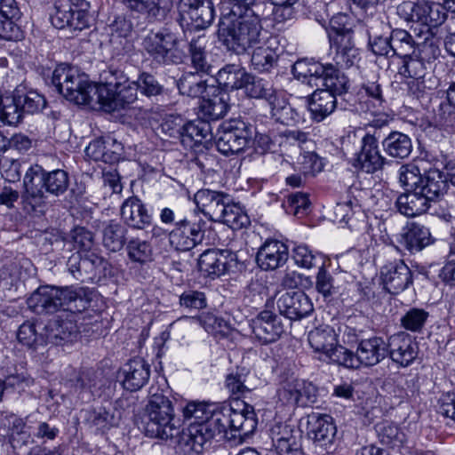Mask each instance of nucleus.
<instances>
[{
    "mask_svg": "<svg viewBox=\"0 0 455 455\" xmlns=\"http://www.w3.org/2000/svg\"><path fill=\"white\" fill-rule=\"evenodd\" d=\"M68 186V174L63 170L46 172L37 164L29 167L23 179L22 210L28 214L42 213L46 205L45 192L59 196Z\"/></svg>",
    "mask_w": 455,
    "mask_h": 455,
    "instance_id": "nucleus-1",
    "label": "nucleus"
},
{
    "mask_svg": "<svg viewBox=\"0 0 455 455\" xmlns=\"http://www.w3.org/2000/svg\"><path fill=\"white\" fill-rule=\"evenodd\" d=\"M265 12L251 10V15L237 13L232 20H222L217 32L219 42L227 51L237 55L244 54L262 40V25L260 19Z\"/></svg>",
    "mask_w": 455,
    "mask_h": 455,
    "instance_id": "nucleus-2",
    "label": "nucleus"
},
{
    "mask_svg": "<svg viewBox=\"0 0 455 455\" xmlns=\"http://www.w3.org/2000/svg\"><path fill=\"white\" fill-rule=\"evenodd\" d=\"M221 406L191 402L183 411L185 419L190 420L187 429H181L180 446L189 447L196 453L203 451L205 444L220 435L219 424H214Z\"/></svg>",
    "mask_w": 455,
    "mask_h": 455,
    "instance_id": "nucleus-3",
    "label": "nucleus"
},
{
    "mask_svg": "<svg viewBox=\"0 0 455 455\" xmlns=\"http://www.w3.org/2000/svg\"><path fill=\"white\" fill-rule=\"evenodd\" d=\"M146 412V434L152 438L171 441L180 446L181 429L174 414L173 404L163 392H150Z\"/></svg>",
    "mask_w": 455,
    "mask_h": 455,
    "instance_id": "nucleus-4",
    "label": "nucleus"
},
{
    "mask_svg": "<svg viewBox=\"0 0 455 455\" xmlns=\"http://www.w3.org/2000/svg\"><path fill=\"white\" fill-rule=\"evenodd\" d=\"M138 87L124 71L110 67L100 74L98 104L108 112L124 108L137 100Z\"/></svg>",
    "mask_w": 455,
    "mask_h": 455,
    "instance_id": "nucleus-5",
    "label": "nucleus"
},
{
    "mask_svg": "<svg viewBox=\"0 0 455 455\" xmlns=\"http://www.w3.org/2000/svg\"><path fill=\"white\" fill-rule=\"evenodd\" d=\"M291 72L302 83L311 87H323L336 96H342L349 88L347 77L331 63L300 60L294 63Z\"/></svg>",
    "mask_w": 455,
    "mask_h": 455,
    "instance_id": "nucleus-6",
    "label": "nucleus"
},
{
    "mask_svg": "<svg viewBox=\"0 0 455 455\" xmlns=\"http://www.w3.org/2000/svg\"><path fill=\"white\" fill-rule=\"evenodd\" d=\"M52 84L59 93L75 104H98L99 84H92L85 74L70 66H58L52 73Z\"/></svg>",
    "mask_w": 455,
    "mask_h": 455,
    "instance_id": "nucleus-7",
    "label": "nucleus"
},
{
    "mask_svg": "<svg viewBox=\"0 0 455 455\" xmlns=\"http://www.w3.org/2000/svg\"><path fill=\"white\" fill-rule=\"evenodd\" d=\"M218 428H220V439L239 442L251 435L257 427V418L254 408L251 405L243 404L241 411H236L229 406H221L220 413L217 414ZM216 423V421H214Z\"/></svg>",
    "mask_w": 455,
    "mask_h": 455,
    "instance_id": "nucleus-8",
    "label": "nucleus"
},
{
    "mask_svg": "<svg viewBox=\"0 0 455 455\" xmlns=\"http://www.w3.org/2000/svg\"><path fill=\"white\" fill-rule=\"evenodd\" d=\"M52 24L58 29L68 28L71 32L82 31L94 25L95 18L91 4L85 0L72 3L70 0H57Z\"/></svg>",
    "mask_w": 455,
    "mask_h": 455,
    "instance_id": "nucleus-9",
    "label": "nucleus"
},
{
    "mask_svg": "<svg viewBox=\"0 0 455 455\" xmlns=\"http://www.w3.org/2000/svg\"><path fill=\"white\" fill-rule=\"evenodd\" d=\"M336 353L334 359L338 364L358 369L362 365L374 366L386 358L387 346L382 338L375 336L360 340L355 354L347 347H339Z\"/></svg>",
    "mask_w": 455,
    "mask_h": 455,
    "instance_id": "nucleus-10",
    "label": "nucleus"
},
{
    "mask_svg": "<svg viewBox=\"0 0 455 455\" xmlns=\"http://www.w3.org/2000/svg\"><path fill=\"white\" fill-rule=\"evenodd\" d=\"M252 134V126L243 120L225 122L217 133V148L225 156L238 154L250 145Z\"/></svg>",
    "mask_w": 455,
    "mask_h": 455,
    "instance_id": "nucleus-11",
    "label": "nucleus"
},
{
    "mask_svg": "<svg viewBox=\"0 0 455 455\" xmlns=\"http://www.w3.org/2000/svg\"><path fill=\"white\" fill-rule=\"evenodd\" d=\"M143 46L159 63L169 65L182 62V52L178 49V37L168 28L152 31L145 37Z\"/></svg>",
    "mask_w": 455,
    "mask_h": 455,
    "instance_id": "nucleus-12",
    "label": "nucleus"
},
{
    "mask_svg": "<svg viewBox=\"0 0 455 455\" xmlns=\"http://www.w3.org/2000/svg\"><path fill=\"white\" fill-rule=\"evenodd\" d=\"M387 121L381 124L376 121L371 125L374 130L372 132L368 131L363 137L361 150L356 155L355 163L354 164L355 167L367 173H374L382 169L386 158L380 155L378 143L382 138L381 128L387 126Z\"/></svg>",
    "mask_w": 455,
    "mask_h": 455,
    "instance_id": "nucleus-13",
    "label": "nucleus"
},
{
    "mask_svg": "<svg viewBox=\"0 0 455 455\" xmlns=\"http://www.w3.org/2000/svg\"><path fill=\"white\" fill-rule=\"evenodd\" d=\"M206 222L196 215L188 216L176 222L169 234L171 244L178 251H189L201 243L204 237Z\"/></svg>",
    "mask_w": 455,
    "mask_h": 455,
    "instance_id": "nucleus-14",
    "label": "nucleus"
},
{
    "mask_svg": "<svg viewBox=\"0 0 455 455\" xmlns=\"http://www.w3.org/2000/svg\"><path fill=\"white\" fill-rule=\"evenodd\" d=\"M178 11L180 20L195 29L208 28L215 17L212 0H180Z\"/></svg>",
    "mask_w": 455,
    "mask_h": 455,
    "instance_id": "nucleus-15",
    "label": "nucleus"
},
{
    "mask_svg": "<svg viewBox=\"0 0 455 455\" xmlns=\"http://www.w3.org/2000/svg\"><path fill=\"white\" fill-rule=\"evenodd\" d=\"M336 433L337 428L331 416L318 413L308 415L307 436L322 452L331 453L334 451Z\"/></svg>",
    "mask_w": 455,
    "mask_h": 455,
    "instance_id": "nucleus-16",
    "label": "nucleus"
},
{
    "mask_svg": "<svg viewBox=\"0 0 455 455\" xmlns=\"http://www.w3.org/2000/svg\"><path fill=\"white\" fill-rule=\"evenodd\" d=\"M387 355L402 367L410 365L417 357L419 347L415 339L401 331L390 336L386 342Z\"/></svg>",
    "mask_w": 455,
    "mask_h": 455,
    "instance_id": "nucleus-17",
    "label": "nucleus"
},
{
    "mask_svg": "<svg viewBox=\"0 0 455 455\" xmlns=\"http://www.w3.org/2000/svg\"><path fill=\"white\" fill-rule=\"evenodd\" d=\"M272 444L278 455H303L300 435L285 423H275L269 430Z\"/></svg>",
    "mask_w": 455,
    "mask_h": 455,
    "instance_id": "nucleus-18",
    "label": "nucleus"
},
{
    "mask_svg": "<svg viewBox=\"0 0 455 455\" xmlns=\"http://www.w3.org/2000/svg\"><path fill=\"white\" fill-rule=\"evenodd\" d=\"M42 331L45 333L46 344L59 346L64 342H72L76 339L79 331L75 317L60 314L50 320Z\"/></svg>",
    "mask_w": 455,
    "mask_h": 455,
    "instance_id": "nucleus-19",
    "label": "nucleus"
},
{
    "mask_svg": "<svg viewBox=\"0 0 455 455\" xmlns=\"http://www.w3.org/2000/svg\"><path fill=\"white\" fill-rule=\"evenodd\" d=\"M384 288L397 294L412 283V273L403 260H395L383 266L380 270Z\"/></svg>",
    "mask_w": 455,
    "mask_h": 455,
    "instance_id": "nucleus-20",
    "label": "nucleus"
},
{
    "mask_svg": "<svg viewBox=\"0 0 455 455\" xmlns=\"http://www.w3.org/2000/svg\"><path fill=\"white\" fill-rule=\"evenodd\" d=\"M229 95L220 87L211 85L199 105L198 116L208 122L224 117L229 108Z\"/></svg>",
    "mask_w": 455,
    "mask_h": 455,
    "instance_id": "nucleus-21",
    "label": "nucleus"
},
{
    "mask_svg": "<svg viewBox=\"0 0 455 455\" xmlns=\"http://www.w3.org/2000/svg\"><path fill=\"white\" fill-rule=\"evenodd\" d=\"M56 291L57 312L65 315L76 318V313L84 311L90 305L91 299L84 288L56 287Z\"/></svg>",
    "mask_w": 455,
    "mask_h": 455,
    "instance_id": "nucleus-22",
    "label": "nucleus"
},
{
    "mask_svg": "<svg viewBox=\"0 0 455 455\" xmlns=\"http://www.w3.org/2000/svg\"><path fill=\"white\" fill-rule=\"evenodd\" d=\"M119 403V401L108 403L106 405L86 411V425L102 434L111 427L118 426L123 414Z\"/></svg>",
    "mask_w": 455,
    "mask_h": 455,
    "instance_id": "nucleus-23",
    "label": "nucleus"
},
{
    "mask_svg": "<svg viewBox=\"0 0 455 455\" xmlns=\"http://www.w3.org/2000/svg\"><path fill=\"white\" fill-rule=\"evenodd\" d=\"M231 196L224 192L212 189H200L195 194V203L198 209L210 220L216 222L222 216Z\"/></svg>",
    "mask_w": 455,
    "mask_h": 455,
    "instance_id": "nucleus-24",
    "label": "nucleus"
},
{
    "mask_svg": "<svg viewBox=\"0 0 455 455\" xmlns=\"http://www.w3.org/2000/svg\"><path fill=\"white\" fill-rule=\"evenodd\" d=\"M251 327L255 337L262 344L275 342L284 331L281 319L267 310L261 311L251 319Z\"/></svg>",
    "mask_w": 455,
    "mask_h": 455,
    "instance_id": "nucleus-25",
    "label": "nucleus"
},
{
    "mask_svg": "<svg viewBox=\"0 0 455 455\" xmlns=\"http://www.w3.org/2000/svg\"><path fill=\"white\" fill-rule=\"evenodd\" d=\"M280 314L291 320H299L313 311L310 299L303 291H288L277 299Z\"/></svg>",
    "mask_w": 455,
    "mask_h": 455,
    "instance_id": "nucleus-26",
    "label": "nucleus"
},
{
    "mask_svg": "<svg viewBox=\"0 0 455 455\" xmlns=\"http://www.w3.org/2000/svg\"><path fill=\"white\" fill-rule=\"evenodd\" d=\"M354 35L355 31L328 36L331 48L336 52V63L341 68H349L359 60V51L355 47Z\"/></svg>",
    "mask_w": 455,
    "mask_h": 455,
    "instance_id": "nucleus-27",
    "label": "nucleus"
},
{
    "mask_svg": "<svg viewBox=\"0 0 455 455\" xmlns=\"http://www.w3.org/2000/svg\"><path fill=\"white\" fill-rule=\"evenodd\" d=\"M288 247L277 240H267L259 249L256 261L263 270H274L282 267L288 259Z\"/></svg>",
    "mask_w": 455,
    "mask_h": 455,
    "instance_id": "nucleus-28",
    "label": "nucleus"
},
{
    "mask_svg": "<svg viewBox=\"0 0 455 455\" xmlns=\"http://www.w3.org/2000/svg\"><path fill=\"white\" fill-rule=\"evenodd\" d=\"M122 384L124 389L134 392L144 387L150 376V366L140 357H135L122 368Z\"/></svg>",
    "mask_w": 455,
    "mask_h": 455,
    "instance_id": "nucleus-29",
    "label": "nucleus"
},
{
    "mask_svg": "<svg viewBox=\"0 0 455 455\" xmlns=\"http://www.w3.org/2000/svg\"><path fill=\"white\" fill-rule=\"evenodd\" d=\"M308 342L315 352L324 354L330 360L337 363L334 359L336 350L343 346L337 344V335L333 328L328 325L319 326L308 333Z\"/></svg>",
    "mask_w": 455,
    "mask_h": 455,
    "instance_id": "nucleus-30",
    "label": "nucleus"
},
{
    "mask_svg": "<svg viewBox=\"0 0 455 455\" xmlns=\"http://www.w3.org/2000/svg\"><path fill=\"white\" fill-rule=\"evenodd\" d=\"M208 46L209 40L204 35L192 38L188 46L191 67L204 75H211L214 72Z\"/></svg>",
    "mask_w": 455,
    "mask_h": 455,
    "instance_id": "nucleus-31",
    "label": "nucleus"
},
{
    "mask_svg": "<svg viewBox=\"0 0 455 455\" xmlns=\"http://www.w3.org/2000/svg\"><path fill=\"white\" fill-rule=\"evenodd\" d=\"M121 216L124 223L132 228L144 229L151 224V215L137 196H131L123 203Z\"/></svg>",
    "mask_w": 455,
    "mask_h": 455,
    "instance_id": "nucleus-32",
    "label": "nucleus"
},
{
    "mask_svg": "<svg viewBox=\"0 0 455 455\" xmlns=\"http://www.w3.org/2000/svg\"><path fill=\"white\" fill-rule=\"evenodd\" d=\"M131 12L144 16L148 21L164 19L172 6L171 0H122Z\"/></svg>",
    "mask_w": 455,
    "mask_h": 455,
    "instance_id": "nucleus-33",
    "label": "nucleus"
},
{
    "mask_svg": "<svg viewBox=\"0 0 455 455\" xmlns=\"http://www.w3.org/2000/svg\"><path fill=\"white\" fill-rule=\"evenodd\" d=\"M399 243L410 252H418L430 244L431 235L429 229L418 223L408 224L400 234Z\"/></svg>",
    "mask_w": 455,
    "mask_h": 455,
    "instance_id": "nucleus-34",
    "label": "nucleus"
},
{
    "mask_svg": "<svg viewBox=\"0 0 455 455\" xmlns=\"http://www.w3.org/2000/svg\"><path fill=\"white\" fill-rule=\"evenodd\" d=\"M447 188V180L444 174L438 169H429L422 174L419 193L429 202L436 201L445 192Z\"/></svg>",
    "mask_w": 455,
    "mask_h": 455,
    "instance_id": "nucleus-35",
    "label": "nucleus"
},
{
    "mask_svg": "<svg viewBox=\"0 0 455 455\" xmlns=\"http://www.w3.org/2000/svg\"><path fill=\"white\" fill-rule=\"evenodd\" d=\"M337 104V96L323 87L316 88L308 99V109L316 122H321L331 115Z\"/></svg>",
    "mask_w": 455,
    "mask_h": 455,
    "instance_id": "nucleus-36",
    "label": "nucleus"
},
{
    "mask_svg": "<svg viewBox=\"0 0 455 455\" xmlns=\"http://www.w3.org/2000/svg\"><path fill=\"white\" fill-rule=\"evenodd\" d=\"M56 299V287L40 286L28 298L27 304L36 314H53L57 312Z\"/></svg>",
    "mask_w": 455,
    "mask_h": 455,
    "instance_id": "nucleus-37",
    "label": "nucleus"
},
{
    "mask_svg": "<svg viewBox=\"0 0 455 455\" xmlns=\"http://www.w3.org/2000/svg\"><path fill=\"white\" fill-rule=\"evenodd\" d=\"M416 11V22L422 26L419 30L434 31L446 20L443 6L437 4L419 3Z\"/></svg>",
    "mask_w": 455,
    "mask_h": 455,
    "instance_id": "nucleus-38",
    "label": "nucleus"
},
{
    "mask_svg": "<svg viewBox=\"0 0 455 455\" xmlns=\"http://www.w3.org/2000/svg\"><path fill=\"white\" fill-rule=\"evenodd\" d=\"M395 205L401 214L414 217L426 212L430 203L419 191H408L397 197Z\"/></svg>",
    "mask_w": 455,
    "mask_h": 455,
    "instance_id": "nucleus-39",
    "label": "nucleus"
},
{
    "mask_svg": "<svg viewBox=\"0 0 455 455\" xmlns=\"http://www.w3.org/2000/svg\"><path fill=\"white\" fill-rule=\"evenodd\" d=\"M434 31L419 30L417 34V45L415 56L424 63H431L441 54L438 40L435 37Z\"/></svg>",
    "mask_w": 455,
    "mask_h": 455,
    "instance_id": "nucleus-40",
    "label": "nucleus"
},
{
    "mask_svg": "<svg viewBox=\"0 0 455 455\" xmlns=\"http://www.w3.org/2000/svg\"><path fill=\"white\" fill-rule=\"evenodd\" d=\"M385 152L394 158H407L412 150L410 137L400 132H392L382 140Z\"/></svg>",
    "mask_w": 455,
    "mask_h": 455,
    "instance_id": "nucleus-41",
    "label": "nucleus"
},
{
    "mask_svg": "<svg viewBox=\"0 0 455 455\" xmlns=\"http://www.w3.org/2000/svg\"><path fill=\"white\" fill-rule=\"evenodd\" d=\"M203 75L202 72L198 71L183 73L177 82L180 92L191 98H197L204 93H207L210 86L206 80L203 78Z\"/></svg>",
    "mask_w": 455,
    "mask_h": 455,
    "instance_id": "nucleus-42",
    "label": "nucleus"
},
{
    "mask_svg": "<svg viewBox=\"0 0 455 455\" xmlns=\"http://www.w3.org/2000/svg\"><path fill=\"white\" fill-rule=\"evenodd\" d=\"M182 144L191 147L190 143L194 145L208 142L212 140V133L210 123L203 118H200L185 123L184 135Z\"/></svg>",
    "mask_w": 455,
    "mask_h": 455,
    "instance_id": "nucleus-43",
    "label": "nucleus"
},
{
    "mask_svg": "<svg viewBox=\"0 0 455 455\" xmlns=\"http://www.w3.org/2000/svg\"><path fill=\"white\" fill-rule=\"evenodd\" d=\"M247 74L245 69L239 65H226L217 74L216 81L219 84L218 87L227 92L229 90L242 89Z\"/></svg>",
    "mask_w": 455,
    "mask_h": 455,
    "instance_id": "nucleus-44",
    "label": "nucleus"
},
{
    "mask_svg": "<svg viewBox=\"0 0 455 455\" xmlns=\"http://www.w3.org/2000/svg\"><path fill=\"white\" fill-rule=\"evenodd\" d=\"M435 119L439 125L455 132V82L451 83L446 90V101L438 106Z\"/></svg>",
    "mask_w": 455,
    "mask_h": 455,
    "instance_id": "nucleus-45",
    "label": "nucleus"
},
{
    "mask_svg": "<svg viewBox=\"0 0 455 455\" xmlns=\"http://www.w3.org/2000/svg\"><path fill=\"white\" fill-rule=\"evenodd\" d=\"M271 116L277 122L287 126L296 125L300 116L283 97L278 94L269 103Z\"/></svg>",
    "mask_w": 455,
    "mask_h": 455,
    "instance_id": "nucleus-46",
    "label": "nucleus"
},
{
    "mask_svg": "<svg viewBox=\"0 0 455 455\" xmlns=\"http://www.w3.org/2000/svg\"><path fill=\"white\" fill-rule=\"evenodd\" d=\"M379 442L391 449H399L406 442V435L395 424L385 421L376 425Z\"/></svg>",
    "mask_w": 455,
    "mask_h": 455,
    "instance_id": "nucleus-47",
    "label": "nucleus"
},
{
    "mask_svg": "<svg viewBox=\"0 0 455 455\" xmlns=\"http://www.w3.org/2000/svg\"><path fill=\"white\" fill-rule=\"evenodd\" d=\"M242 89H244L249 97L265 99L268 103L277 95L276 91L269 83L249 73L243 80Z\"/></svg>",
    "mask_w": 455,
    "mask_h": 455,
    "instance_id": "nucleus-48",
    "label": "nucleus"
},
{
    "mask_svg": "<svg viewBox=\"0 0 455 455\" xmlns=\"http://www.w3.org/2000/svg\"><path fill=\"white\" fill-rule=\"evenodd\" d=\"M44 325L36 324L32 322L22 323L18 331L17 339L22 345L36 349L38 346L46 344L45 333L42 331Z\"/></svg>",
    "mask_w": 455,
    "mask_h": 455,
    "instance_id": "nucleus-49",
    "label": "nucleus"
},
{
    "mask_svg": "<svg viewBox=\"0 0 455 455\" xmlns=\"http://www.w3.org/2000/svg\"><path fill=\"white\" fill-rule=\"evenodd\" d=\"M201 271L208 275L220 276L228 269V262L223 253L217 251H206L198 259Z\"/></svg>",
    "mask_w": 455,
    "mask_h": 455,
    "instance_id": "nucleus-50",
    "label": "nucleus"
},
{
    "mask_svg": "<svg viewBox=\"0 0 455 455\" xmlns=\"http://www.w3.org/2000/svg\"><path fill=\"white\" fill-rule=\"evenodd\" d=\"M127 229L118 222L110 221L102 231L103 245L110 251H119L126 242Z\"/></svg>",
    "mask_w": 455,
    "mask_h": 455,
    "instance_id": "nucleus-51",
    "label": "nucleus"
},
{
    "mask_svg": "<svg viewBox=\"0 0 455 455\" xmlns=\"http://www.w3.org/2000/svg\"><path fill=\"white\" fill-rule=\"evenodd\" d=\"M391 44L393 49V56L400 59L409 57L416 52L417 37L412 36L404 29L396 28L391 32Z\"/></svg>",
    "mask_w": 455,
    "mask_h": 455,
    "instance_id": "nucleus-52",
    "label": "nucleus"
},
{
    "mask_svg": "<svg viewBox=\"0 0 455 455\" xmlns=\"http://www.w3.org/2000/svg\"><path fill=\"white\" fill-rule=\"evenodd\" d=\"M278 395L281 401L285 403L295 406H305L308 402L313 403L309 393L303 383H287L279 390Z\"/></svg>",
    "mask_w": 455,
    "mask_h": 455,
    "instance_id": "nucleus-53",
    "label": "nucleus"
},
{
    "mask_svg": "<svg viewBox=\"0 0 455 455\" xmlns=\"http://www.w3.org/2000/svg\"><path fill=\"white\" fill-rule=\"evenodd\" d=\"M251 63L254 70L263 73L269 72L277 63L278 54L267 45L253 47Z\"/></svg>",
    "mask_w": 455,
    "mask_h": 455,
    "instance_id": "nucleus-54",
    "label": "nucleus"
},
{
    "mask_svg": "<svg viewBox=\"0 0 455 455\" xmlns=\"http://www.w3.org/2000/svg\"><path fill=\"white\" fill-rule=\"evenodd\" d=\"M225 383L230 394L235 395L236 398L255 388V385L252 383V376L250 372L244 373L243 370L228 374L226 377Z\"/></svg>",
    "mask_w": 455,
    "mask_h": 455,
    "instance_id": "nucleus-55",
    "label": "nucleus"
},
{
    "mask_svg": "<svg viewBox=\"0 0 455 455\" xmlns=\"http://www.w3.org/2000/svg\"><path fill=\"white\" fill-rule=\"evenodd\" d=\"M126 251L129 259L139 264H145L152 259L153 250L149 242L132 238L127 242Z\"/></svg>",
    "mask_w": 455,
    "mask_h": 455,
    "instance_id": "nucleus-56",
    "label": "nucleus"
},
{
    "mask_svg": "<svg viewBox=\"0 0 455 455\" xmlns=\"http://www.w3.org/2000/svg\"><path fill=\"white\" fill-rule=\"evenodd\" d=\"M14 94L23 113L34 114L45 107V99L36 91L30 90L28 92H23L22 90L17 89Z\"/></svg>",
    "mask_w": 455,
    "mask_h": 455,
    "instance_id": "nucleus-57",
    "label": "nucleus"
},
{
    "mask_svg": "<svg viewBox=\"0 0 455 455\" xmlns=\"http://www.w3.org/2000/svg\"><path fill=\"white\" fill-rule=\"evenodd\" d=\"M23 116L20 105L16 100V96L4 97L0 108V121L6 125L18 124Z\"/></svg>",
    "mask_w": 455,
    "mask_h": 455,
    "instance_id": "nucleus-58",
    "label": "nucleus"
},
{
    "mask_svg": "<svg viewBox=\"0 0 455 455\" xmlns=\"http://www.w3.org/2000/svg\"><path fill=\"white\" fill-rule=\"evenodd\" d=\"M216 222L226 224L233 229H240L246 227L249 223L248 216L235 204H227L222 216Z\"/></svg>",
    "mask_w": 455,
    "mask_h": 455,
    "instance_id": "nucleus-59",
    "label": "nucleus"
},
{
    "mask_svg": "<svg viewBox=\"0 0 455 455\" xmlns=\"http://www.w3.org/2000/svg\"><path fill=\"white\" fill-rule=\"evenodd\" d=\"M4 383L7 387L16 389L19 393L26 392L35 385V379L25 369H14L13 372L9 373Z\"/></svg>",
    "mask_w": 455,
    "mask_h": 455,
    "instance_id": "nucleus-60",
    "label": "nucleus"
},
{
    "mask_svg": "<svg viewBox=\"0 0 455 455\" xmlns=\"http://www.w3.org/2000/svg\"><path fill=\"white\" fill-rule=\"evenodd\" d=\"M10 443L13 449H21L33 443L30 432L21 419L14 417L12 427Z\"/></svg>",
    "mask_w": 455,
    "mask_h": 455,
    "instance_id": "nucleus-61",
    "label": "nucleus"
},
{
    "mask_svg": "<svg viewBox=\"0 0 455 455\" xmlns=\"http://www.w3.org/2000/svg\"><path fill=\"white\" fill-rule=\"evenodd\" d=\"M134 82L138 92L148 98L161 95L164 92L163 85L149 73L142 72Z\"/></svg>",
    "mask_w": 455,
    "mask_h": 455,
    "instance_id": "nucleus-62",
    "label": "nucleus"
},
{
    "mask_svg": "<svg viewBox=\"0 0 455 455\" xmlns=\"http://www.w3.org/2000/svg\"><path fill=\"white\" fill-rule=\"evenodd\" d=\"M403 65L399 68L398 73L408 78L421 79L425 74V63L415 54L409 57H403Z\"/></svg>",
    "mask_w": 455,
    "mask_h": 455,
    "instance_id": "nucleus-63",
    "label": "nucleus"
},
{
    "mask_svg": "<svg viewBox=\"0 0 455 455\" xmlns=\"http://www.w3.org/2000/svg\"><path fill=\"white\" fill-rule=\"evenodd\" d=\"M428 312L421 308H411L401 318V325L411 331H419L425 325Z\"/></svg>",
    "mask_w": 455,
    "mask_h": 455,
    "instance_id": "nucleus-64",
    "label": "nucleus"
}]
</instances>
